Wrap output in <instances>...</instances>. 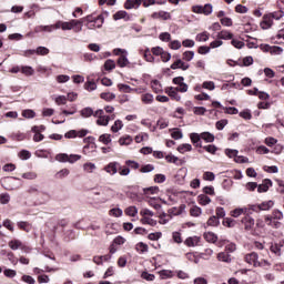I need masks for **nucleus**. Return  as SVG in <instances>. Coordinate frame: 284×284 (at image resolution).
<instances>
[{
    "instance_id": "nucleus-1",
    "label": "nucleus",
    "mask_w": 284,
    "mask_h": 284,
    "mask_svg": "<svg viewBox=\"0 0 284 284\" xmlns=\"http://www.w3.org/2000/svg\"><path fill=\"white\" fill-rule=\"evenodd\" d=\"M55 161H59L60 163H77V161H81V155H68V153H59L58 155H55Z\"/></svg>"
},
{
    "instance_id": "nucleus-2",
    "label": "nucleus",
    "mask_w": 284,
    "mask_h": 284,
    "mask_svg": "<svg viewBox=\"0 0 284 284\" xmlns=\"http://www.w3.org/2000/svg\"><path fill=\"white\" fill-rule=\"evenodd\" d=\"M62 30H74V32H81L83 30V21L71 20L62 23Z\"/></svg>"
},
{
    "instance_id": "nucleus-3",
    "label": "nucleus",
    "mask_w": 284,
    "mask_h": 284,
    "mask_svg": "<svg viewBox=\"0 0 284 284\" xmlns=\"http://www.w3.org/2000/svg\"><path fill=\"white\" fill-rule=\"evenodd\" d=\"M81 21H82V23H83V21H87V26H89L91 23H97V28H103L104 18L101 14L95 18H94V16L89 14L85 18H83Z\"/></svg>"
},
{
    "instance_id": "nucleus-4",
    "label": "nucleus",
    "mask_w": 284,
    "mask_h": 284,
    "mask_svg": "<svg viewBox=\"0 0 284 284\" xmlns=\"http://www.w3.org/2000/svg\"><path fill=\"white\" fill-rule=\"evenodd\" d=\"M99 194V192L95 193V195ZM111 199H114V190L110 187H104L101 192L100 203H108V201H111Z\"/></svg>"
},
{
    "instance_id": "nucleus-5",
    "label": "nucleus",
    "mask_w": 284,
    "mask_h": 284,
    "mask_svg": "<svg viewBox=\"0 0 284 284\" xmlns=\"http://www.w3.org/2000/svg\"><path fill=\"white\" fill-rule=\"evenodd\" d=\"M245 262L248 265H253V267H258L262 263L258 262V254L256 252H252L245 255Z\"/></svg>"
},
{
    "instance_id": "nucleus-6",
    "label": "nucleus",
    "mask_w": 284,
    "mask_h": 284,
    "mask_svg": "<svg viewBox=\"0 0 284 284\" xmlns=\"http://www.w3.org/2000/svg\"><path fill=\"white\" fill-rule=\"evenodd\" d=\"M171 70H190V64L189 63H185L183 60L181 59H176V61H174L172 64H171Z\"/></svg>"
},
{
    "instance_id": "nucleus-7",
    "label": "nucleus",
    "mask_w": 284,
    "mask_h": 284,
    "mask_svg": "<svg viewBox=\"0 0 284 284\" xmlns=\"http://www.w3.org/2000/svg\"><path fill=\"white\" fill-rule=\"evenodd\" d=\"M242 223L244 225V230H246V232H250L251 230H253L254 227V220L252 216H250V214H246L243 219H242Z\"/></svg>"
},
{
    "instance_id": "nucleus-8",
    "label": "nucleus",
    "mask_w": 284,
    "mask_h": 284,
    "mask_svg": "<svg viewBox=\"0 0 284 284\" xmlns=\"http://www.w3.org/2000/svg\"><path fill=\"white\" fill-rule=\"evenodd\" d=\"M199 243H201V237L199 236H191L184 241V245H186V247H196Z\"/></svg>"
},
{
    "instance_id": "nucleus-9",
    "label": "nucleus",
    "mask_w": 284,
    "mask_h": 284,
    "mask_svg": "<svg viewBox=\"0 0 284 284\" xmlns=\"http://www.w3.org/2000/svg\"><path fill=\"white\" fill-rule=\"evenodd\" d=\"M116 165H119V163L111 162L104 166V171L106 172V174L114 176V174H116V172H119V170L116 169Z\"/></svg>"
},
{
    "instance_id": "nucleus-10",
    "label": "nucleus",
    "mask_w": 284,
    "mask_h": 284,
    "mask_svg": "<svg viewBox=\"0 0 284 284\" xmlns=\"http://www.w3.org/2000/svg\"><path fill=\"white\" fill-rule=\"evenodd\" d=\"M241 214H252V212H250V209L247 207H242V209H235L231 212V216H233L234 219H239V216H241Z\"/></svg>"
},
{
    "instance_id": "nucleus-11",
    "label": "nucleus",
    "mask_w": 284,
    "mask_h": 284,
    "mask_svg": "<svg viewBox=\"0 0 284 284\" xmlns=\"http://www.w3.org/2000/svg\"><path fill=\"white\" fill-rule=\"evenodd\" d=\"M264 221L266 223V225H268L270 227H275V230H278V227H281V222L274 220L272 216L266 215L264 217Z\"/></svg>"
},
{
    "instance_id": "nucleus-12",
    "label": "nucleus",
    "mask_w": 284,
    "mask_h": 284,
    "mask_svg": "<svg viewBox=\"0 0 284 284\" xmlns=\"http://www.w3.org/2000/svg\"><path fill=\"white\" fill-rule=\"evenodd\" d=\"M9 247L13 251L14 250H26V245H23V243L19 240H11L9 242Z\"/></svg>"
},
{
    "instance_id": "nucleus-13",
    "label": "nucleus",
    "mask_w": 284,
    "mask_h": 284,
    "mask_svg": "<svg viewBox=\"0 0 284 284\" xmlns=\"http://www.w3.org/2000/svg\"><path fill=\"white\" fill-rule=\"evenodd\" d=\"M141 101L144 105H152L154 103V95L152 93H144L141 95Z\"/></svg>"
},
{
    "instance_id": "nucleus-14",
    "label": "nucleus",
    "mask_w": 284,
    "mask_h": 284,
    "mask_svg": "<svg viewBox=\"0 0 284 284\" xmlns=\"http://www.w3.org/2000/svg\"><path fill=\"white\" fill-rule=\"evenodd\" d=\"M217 261H221L222 263H232V255L226 253V251L221 252L217 254Z\"/></svg>"
},
{
    "instance_id": "nucleus-15",
    "label": "nucleus",
    "mask_w": 284,
    "mask_h": 284,
    "mask_svg": "<svg viewBox=\"0 0 284 284\" xmlns=\"http://www.w3.org/2000/svg\"><path fill=\"white\" fill-rule=\"evenodd\" d=\"M190 139H191V142L193 143V145H195V148H203V145L201 144V139H202L201 134L191 133Z\"/></svg>"
},
{
    "instance_id": "nucleus-16",
    "label": "nucleus",
    "mask_w": 284,
    "mask_h": 284,
    "mask_svg": "<svg viewBox=\"0 0 284 284\" xmlns=\"http://www.w3.org/2000/svg\"><path fill=\"white\" fill-rule=\"evenodd\" d=\"M270 187H272V180H265L262 184L257 186V192H260V194L263 192H267Z\"/></svg>"
},
{
    "instance_id": "nucleus-17",
    "label": "nucleus",
    "mask_w": 284,
    "mask_h": 284,
    "mask_svg": "<svg viewBox=\"0 0 284 284\" xmlns=\"http://www.w3.org/2000/svg\"><path fill=\"white\" fill-rule=\"evenodd\" d=\"M234 34L227 30H222L221 32L217 33V39H223L224 41H230Z\"/></svg>"
},
{
    "instance_id": "nucleus-18",
    "label": "nucleus",
    "mask_w": 284,
    "mask_h": 284,
    "mask_svg": "<svg viewBox=\"0 0 284 284\" xmlns=\"http://www.w3.org/2000/svg\"><path fill=\"white\" fill-rule=\"evenodd\" d=\"M274 207V201L270 200L266 202H262L260 204V211L267 212V210H272Z\"/></svg>"
},
{
    "instance_id": "nucleus-19",
    "label": "nucleus",
    "mask_w": 284,
    "mask_h": 284,
    "mask_svg": "<svg viewBox=\"0 0 284 284\" xmlns=\"http://www.w3.org/2000/svg\"><path fill=\"white\" fill-rule=\"evenodd\" d=\"M283 245H284V241H283V244H281V243L280 244H272L270 250L276 256H281V254H282L281 250H282Z\"/></svg>"
},
{
    "instance_id": "nucleus-20",
    "label": "nucleus",
    "mask_w": 284,
    "mask_h": 284,
    "mask_svg": "<svg viewBox=\"0 0 284 284\" xmlns=\"http://www.w3.org/2000/svg\"><path fill=\"white\" fill-rule=\"evenodd\" d=\"M197 201H199L200 205H210V203H212V199H210V196H207L205 194L199 195Z\"/></svg>"
},
{
    "instance_id": "nucleus-21",
    "label": "nucleus",
    "mask_w": 284,
    "mask_h": 284,
    "mask_svg": "<svg viewBox=\"0 0 284 284\" xmlns=\"http://www.w3.org/2000/svg\"><path fill=\"white\" fill-rule=\"evenodd\" d=\"M54 27L51 26H38L34 28V32H53Z\"/></svg>"
},
{
    "instance_id": "nucleus-22",
    "label": "nucleus",
    "mask_w": 284,
    "mask_h": 284,
    "mask_svg": "<svg viewBox=\"0 0 284 284\" xmlns=\"http://www.w3.org/2000/svg\"><path fill=\"white\" fill-rule=\"evenodd\" d=\"M31 130H32V132H34L33 141H34L36 143H39V141H43L44 136H43V134H41V133L39 132V128L33 126Z\"/></svg>"
},
{
    "instance_id": "nucleus-23",
    "label": "nucleus",
    "mask_w": 284,
    "mask_h": 284,
    "mask_svg": "<svg viewBox=\"0 0 284 284\" xmlns=\"http://www.w3.org/2000/svg\"><path fill=\"white\" fill-rule=\"evenodd\" d=\"M201 139L205 141L206 143H214V134L210 132H202Z\"/></svg>"
},
{
    "instance_id": "nucleus-24",
    "label": "nucleus",
    "mask_w": 284,
    "mask_h": 284,
    "mask_svg": "<svg viewBox=\"0 0 284 284\" xmlns=\"http://www.w3.org/2000/svg\"><path fill=\"white\" fill-rule=\"evenodd\" d=\"M178 152H180V154H185V152H192V144H180L178 146Z\"/></svg>"
},
{
    "instance_id": "nucleus-25",
    "label": "nucleus",
    "mask_w": 284,
    "mask_h": 284,
    "mask_svg": "<svg viewBox=\"0 0 284 284\" xmlns=\"http://www.w3.org/2000/svg\"><path fill=\"white\" fill-rule=\"evenodd\" d=\"M124 214L134 217L139 214V209H136V206H129L124 210Z\"/></svg>"
},
{
    "instance_id": "nucleus-26",
    "label": "nucleus",
    "mask_w": 284,
    "mask_h": 284,
    "mask_svg": "<svg viewBox=\"0 0 284 284\" xmlns=\"http://www.w3.org/2000/svg\"><path fill=\"white\" fill-rule=\"evenodd\" d=\"M141 223L143 225H151V227H156V220L151 219L149 216H144L141 219Z\"/></svg>"
},
{
    "instance_id": "nucleus-27",
    "label": "nucleus",
    "mask_w": 284,
    "mask_h": 284,
    "mask_svg": "<svg viewBox=\"0 0 284 284\" xmlns=\"http://www.w3.org/2000/svg\"><path fill=\"white\" fill-rule=\"evenodd\" d=\"M80 114L84 119H89V116H94V111L92 110V108L88 106V108L82 109L80 111Z\"/></svg>"
},
{
    "instance_id": "nucleus-28",
    "label": "nucleus",
    "mask_w": 284,
    "mask_h": 284,
    "mask_svg": "<svg viewBox=\"0 0 284 284\" xmlns=\"http://www.w3.org/2000/svg\"><path fill=\"white\" fill-rule=\"evenodd\" d=\"M204 239L207 241V243H216V241H219L216 234L212 232L204 233Z\"/></svg>"
},
{
    "instance_id": "nucleus-29",
    "label": "nucleus",
    "mask_w": 284,
    "mask_h": 284,
    "mask_svg": "<svg viewBox=\"0 0 284 284\" xmlns=\"http://www.w3.org/2000/svg\"><path fill=\"white\" fill-rule=\"evenodd\" d=\"M83 170L88 174H92V172H94V170H97V164L91 163V162H87V163L83 164Z\"/></svg>"
},
{
    "instance_id": "nucleus-30",
    "label": "nucleus",
    "mask_w": 284,
    "mask_h": 284,
    "mask_svg": "<svg viewBox=\"0 0 284 284\" xmlns=\"http://www.w3.org/2000/svg\"><path fill=\"white\" fill-rule=\"evenodd\" d=\"M110 123V115H104L102 118H98L97 125L108 126Z\"/></svg>"
},
{
    "instance_id": "nucleus-31",
    "label": "nucleus",
    "mask_w": 284,
    "mask_h": 284,
    "mask_svg": "<svg viewBox=\"0 0 284 284\" xmlns=\"http://www.w3.org/2000/svg\"><path fill=\"white\" fill-rule=\"evenodd\" d=\"M100 98L104 101H114V99H116V94L112 92H103L100 94Z\"/></svg>"
},
{
    "instance_id": "nucleus-32",
    "label": "nucleus",
    "mask_w": 284,
    "mask_h": 284,
    "mask_svg": "<svg viewBox=\"0 0 284 284\" xmlns=\"http://www.w3.org/2000/svg\"><path fill=\"white\" fill-rule=\"evenodd\" d=\"M261 28L262 30H270V28H272V19L264 17L261 22Z\"/></svg>"
},
{
    "instance_id": "nucleus-33",
    "label": "nucleus",
    "mask_w": 284,
    "mask_h": 284,
    "mask_svg": "<svg viewBox=\"0 0 284 284\" xmlns=\"http://www.w3.org/2000/svg\"><path fill=\"white\" fill-rule=\"evenodd\" d=\"M168 94L169 97H171V99H174L175 101H179L181 99V95L175 88H170Z\"/></svg>"
},
{
    "instance_id": "nucleus-34",
    "label": "nucleus",
    "mask_w": 284,
    "mask_h": 284,
    "mask_svg": "<svg viewBox=\"0 0 284 284\" xmlns=\"http://www.w3.org/2000/svg\"><path fill=\"white\" fill-rule=\"evenodd\" d=\"M159 219L160 225H166V223H170V219H172V216L168 215V213H162L159 215Z\"/></svg>"
},
{
    "instance_id": "nucleus-35",
    "label": "nucleus",
    "mask_w": 284,
    "mask_h": 284,
    "mask_svg": "<svg viewBox=\"0 0 284 284\" xmlns=\"http://www.w3.org/2000/svg\"><path fill=\"white\" fill-rule=\"evenodd\" d=\"M21 72L26 77H32L34 74V69L32 67L26 65V67H21Z\"/></svg>"
},
{
    "instance_id": "nucleus-36",
    "label": "nucleus",
    "mask_w": 284,
    "mask_h": 284,
    "mask_svg": "<svg viewBox=\"0 0 284 284\" xmlns=\"http://www.w3.org/2000/svg\"><path fill=\"white\" fill-rule=\"evenodd\" d=\"M212 254H214V251L212 248H205L204 252L200 253V258H204V261H209Z\"/></svg>"
},
{
    "instance_id": "nucleus-37",
    "label": "nucleus",
    "mask_w": 284,
    "mask_h": 284,
    "mask_svg": "<svg viewBox=\"0 0 284 284\" xmlns=\"http://www.w3.org/2000/svg\"><path fill=\"white\" fill-rule=\"evenodd\" d=\"M36 54H39L40 57H45L47 54H50V49L45 47H38L36 49Z\"/></svg>"
},
{
    "instance_id": "nucleus-38",
    "label": "nucleus",
    "mask_w": 284,
    "mask_h": 284,
    "mask_svg": "<svg viewBox=\"0 0 284 284\" xmlns=\"http://www.w3.org/2000/svg\"><path fill=\"white\" fill-rule=\"evenodd\" d=\"M129 63H130V61L128 60L126 54L121 55V57L118 59V65H119L120 68H125V65H128Z\"/></svg>"
},
{
    "instance_id": "nucleus-39",
    "label": "nucleus",
    "mask_w": 284,
    "mask_h": 284,
    "mask_svg": "<svg viewBox=\"0 0 284 284\" xmlns=\"http://www.w3.org/2000/svg\"><path fill=\"white\" fill-rule=\"evenodd\" d=\"M219 223H221V222L219 221V219H217L215 215H213V216H211V217L207 220L206 225H209V226H211V227H216V226L219 225Z\"/></svg>"
},
{
    "instance_id": "nucleus-40",
    "label": "nucleus",
    "mask_w": 284,
    "mask_h": 284,
    "mask_svg": "<svg viewBox=\"0 0 284 284\" xmlns=\"http://www.w3.org/2000/svg\"><path fill=\"white\" fill-rule=\"evenodd\" d=\"M123 129V121L116 120L114 124L111 126L112 132H119V130Z\"/></svg>"
},
{
    "instance_id": "nucleus-41",
    "label": "nucleus",
    "mask_w": 284,
    "mask_h": 284,
    "mask_svg": "<svg viewBox=\"0 0 284 284\" xmlns=\"http://www.w3.org/2000/svg\"><path fill=\"white\" fill-rule=\"evenodd\" d=\"M190 214L191 216H201V214H203V210H201V207L199 206H192L190 210Z\"/></svg>"
},
{
    "instance_id": "nucleus-42",
    "label": "nucleus",
    "mask_w": 284,
    "mask_h": 284,
    "mask_svg": "<svg viewBox=\"0 0 284 284\" xmlns=\"http://www.w3.org/2000/svg\"><path fill=\"white\" fill-rule=\"evenodd\" d=\"M210 39V33L207 32H202V33H199L195 38L196 41L199 42H205Z\"/></svg>"
},
{
    "instance_id": "nucleus-43",
    "label": "nucleus",
    "mask_w": 284,
    "mask_h": 284,
    "mask_svg": "<svg viewBox=\"0 0 284 284\" xmlns=\"http://www.w3.org/2000/svg\"><path fill=\"white\" fill-rule=\"evenodd\" d=\"M110 216H114L115 219H119V216H123V210L121 209H111L109 211Z\"/></svg>"
},
{
    "instance_id": "nucleus-44",
    "label": "nucleus",
    "mask_w": 284,
    "mask_h": 284,
    "mask_svg": "<svg viewBox=\"0 0 284 284\" xmlns=\"http://www.w3.org/2000/svg\"><path fill=\"white\" fill-rule=\"evenodd\" d=\"M99 141L104 143V145H108V143H112V138L110 134H102L100 135Z\"/></svg>"
},
{
    "instance_id": "nucleus-45",
    "label": "nucleus",
    "mask_w": 284,
    "mask_h": 284,
    "mask_svg": "<svg viewBox=\"0 0 284 284\" xmlns=\"http://www.w3.org/2000/svg\"><path fill=\"white\" fill-rule=\"evenodd\" d=\"M118 88L121 92H126V93L136 92V89H131V87L128 84H119Z\"/></svg>"
},
{
    "instance_id": "nucleus-46",
    "label": "nucleus",
    "mask_w": 284,
    "mask_h": 284,
    "mask_svg": "<svg viewBox=\"0 0 284 284\" xmlns=\"http://www.w3.org/2000/svg\"><path fill=\"white\" fill-rule=\"evenodd\" d=\"M119 143L120 145H130L132 143V136L125 135L123 138H120Z\"/></svg>"
},
{
    "instance_id": "nucleus-47",
    "label": "nucleus",
    "mask_w": 284,
    "mask_h": 284,
    "mask_svg": "<svg viewBox=\"0 0 284 284\" xmlns=\"http://www.w3.org/2000/svg\"><path fill=\"white\" fill-rule=\"evenodd\" d=\"M114 68H116V63L114 62V60H106L104 62V70H114Z\"/></svg>"
},
{
    "instance_id": "nucleus-48",
    "label": "nucleus",
    "mask_w": 284,
    "mask_h": 284,
    "mask_svg": "<svg viewBox=\"0 0 284 284\" xmlns=\"http://www.w3.org/2000/svg\"><path fill=\"white\" fill-rule=\"evenodd\" d=\"M135 250L143 254V253L148 252L149 247H148V244L140 242L136 244Z\"/></svg>"
},
{
    "instance_id": "nucleus-49",
    "label": "nucleus",
    "mask_w": 284,
    "mask_h": 284,
    "mask_svg": "<svg viewBox=\"0 0 284 284\" xmlns=\"http://www.w3.org/2000/svg\"><path fill=\"white\" fill-rule=\"evenodd\" d=\"M125 17H128V12L126 11H118L113 14V19L114 21H119L121 19H125Z\"/></svg>"
},
{
    "instance_id": "nucleus-50",
    "label": "nucleus",
    "mask_w": 284,
    "mask_h": 284,
    "mask_svg": "<svg viewBox=\"0 0 284 284\" xmlns=\"http://www.w3.org/2000/svg\"><path fill=\"white\" fill-rule=\"evenodd\" d=\"M144 194H159V186H150L146 189H143Z\"/></svg>"
},
{
    "instance_id": "nucleus-51",
    "label": "nucleus",
    "mask_w": 284,
    "mask_h": 284,
    "mask_svg": "<svg viewBox=\"0 0 284 284\" xmlns=\"http://www.w3.org/2000/svg\"><path fill=\"white\" fill-rule=\"evenodd\" d=\"M57 179H65V176H70V170L62 169L55 174Z\"/></svg>"
},
{
    "instance_id": "nucleus-52",
    "label": "nucleus",
    "mask_w": 284,
    "mask_h": 284,
    "mask_svg": "<svg viewBox=\"0 0 284 284\" xmlns=\"http://www.w3.org/2000/svg\"><path fill=\"white\" fill-rule=\"evenodd\" d=\"M0 203H1V205H8V203H10V194L2 193L0 195Z\"/></svg>"
},
{
    "instance_id": "nucleus-53",
    "label": "nucleus",
    "mask_w": 284,
    "mask_h": 284,
    "mask_svg": "<svg viewBox=\"0 0 284 284\" xmlns=\"http://www.w3.org/2000/svg\"><path fill=\"white\" fill-rule=\"evenodd\" d=\"M140 172H141L142 174H148V172H154V165H152V164L143 165V166L140 169Z\"/></svg>"
},
{
    "instance_id": "nucleus-54",
    "label": "nucleus",
    "mask_w": 284,
    "mask_h": 284,
    "mask_svg": "<svg viewBox=\"0 0 284 284\" xmlns=\"http://www.w3.org/2000/svg\"><path fill=\"white\" fill-rule=\"evenodd\" d=\"M37 113H34V111L30 109H27L22 112V116H24V119H34Z\"/></svg>"
},
{
    "instance_id": "nucleus-55",
    "label": "nucleus",
    "mask_w": 284,
    "mask_h": 284,
    "mask_svg": "<svg viewBox=\"0 0 284 284\" xmlns=\"http://www.w3.org/2000/svg\"><path fill=\"white\" fill-rule=\"evenodd\" d=\"M182 59L183 61H192V59H194V51H185L182 54Z\"/></svg>"
},
{
    "instance_id": "nucleus-56",
    "label": "nucleus",
    "mask_w": 284,
    "mask_h": 284,
    "mask_svg": "<svg viewBox=\"0 0 284 284\" xmlns=\"http://www.w3.org/2000/svg\"><path fill=\"white\" fill-rule=\"evenodd\" d=\"M172 139H175V141H179V139H183V132L179 129H174L171 133Z\"/></svg>"
},
{
    "instance_id": "nucleus-57",
    "label": "nucleus",
    "mask_w": 284,
    "mask_h": 284,
    "mask_svg": "<svg viewBox=\"0 0 284 284\" xmlns=\"http://www.w3.org/2000/svg\"><path fill=\"white\" fill-rule=\"evenodd\" d=\"M4 276H7V278H14V276H17V271L12 270V268H6L3 271Z\"/></svg>"
},
{
    "instance_id": "nucleus-58",
    "label": "nucleus",
    "mask_w": 284,
    "mask_h": 284,
    "mask_svg": "<svg viewBox=\"0 0 284 284\" xmlns=\"http://www.w3.org/2000/svg\"><path fill=\"white\" fill-rule=\"evenodd\" d=\"M3 227L9 230V232H14V226L12 225V221L7 219L2 222Z\"/></svg>"
},
{
    "instance_id": "nucleus-59",
    "label": "nucleus",
    "mask_w": 284,
    "mask_h": 284,
    "mask_svg": "<svg viewBox=\"0 0 284 284\" xmlns=\"http://www.w3.org/2000/svg\"><path fill=\"white\" fill-rule=\"evenodd\" d=\"M84 88L88 90V92H93V90H97V82L88 81L84 84Z\"/></svg>"
},
{
    "instance_id": "nucleus-60",
    "label": "nucleus",
    "mask_w": 284,
    "mask_h": 284,
    "mask_svg": "<svg viewBox=\"0 0 284 284\" xmlns=\"http://www.w3.org/2000/svg\"><path fill=\"white\" fill-rule=\"evenodd\" d=\"M225 252L227 254H232L234 252H236V244L235 243H229L225 245Z\"/></svg>"
},
{
    "instance_id": "nucleus-61",
    "label": "nucleus",
    "mask_w": 284,
    "mask_h": 284,
    "mask_svg": "<svg viewBox=\"0 0 284 284\" xmlns=\"http://www.w3.org/2000/svg\"><path fill=\"white\" fill-rule=\"evenodd\" d=\"M143 57L145 59V61H148L149 63L154 62V57L152 55V53L150 52V49H146L143 53Z\"/></svg>"
},
{
    "instance_id": "nucleus-62",
    "label": "nucleus",
    "mask_w": 284,
    "mask_h": 284,
    "mask_svg": "<svg viewBox=\"0 0 284 284\" xmlns=\"http://www.w3.org/2000/svg\"><path fill=\"white\" fill-rule=\"evenodd\" d=\"M161 278H172V271L170 270H162L159 272Z\"/></svg>"
},
{
    "instance_id": "nucleus-63",
    "label": "nucleus",
    "mask_w": 284,
    "mask_h": 284,
    "mask_svg": "<svg viewBox=\"0 0 284 284\" xmlns=\"http://www.w3.org/2000/svg\"><path fill=\"white\" fill-rule=\"evenodd\" d=\"M202 88H204V90H214L216 85L213 81H205L203 82Z\"/></svg>"
},
{
    "instance_id": "nucleus-64",
    "label": "nucleus",
    "mask_w": 284,
    "mask_h": 284,
    "mask_svg": "<svg viewBox=\"0 0 284 284\" xmlns=\"http://www.w3.org/2000/svg\"><path fill=\"white\" fill-rule=\"evenodd\" d=\"M212 11H213L212 4L207 3L203 7V14H205L206 17L212 14Z\"/></svg>"
}]
</instances>
